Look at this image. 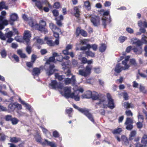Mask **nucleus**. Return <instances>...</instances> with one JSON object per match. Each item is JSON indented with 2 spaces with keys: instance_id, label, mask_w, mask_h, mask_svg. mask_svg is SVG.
<instances>
[{
  "instance_id": "nucleus-33",
  "label": "nucleus",
  "mask_w": 147,
  "mask_h": 147,
  "mask_svg": "<svg viewBox=\"0 0 147 147\" xmlns=\"http://www.w3.org/2000/svg\"><path fill=\"white\" fill-rule=\"evenodd\" d=\"M19 121V120L15 117L12 118L11 121L12 124L13 125H15L17 124L18 123Z\"/></svg>"
},
{
  "instance_id": "nucleus-52",
  "label": "nucleus",
  "mask_w": 147,
  "mask_h": 147,
  "mask_svg": "<svg viewBox=\"0 0 147 147\" xmlns=\"http://www.w3.org/2000/svg\"><path fill=\"white\" fill-rule=\"evenodd\" d=\"M55 20L56 21L57 24L59 26H62V23L61 22V20H59L56 18H55Z\"/></svg>"
},
{
  "instance_id": "nucleus-56",
  "label": "nucleus",
  "mask_w": 147,
  "mask_h": 147,
  "mask_svg": "<svg viewBox=\"0 0 147 147\" xmlns=\"http://www.w3.org/2000/svg\"><path fill=\"white\" fill-rule=\"evenodd\" d=\"M94 72L97 74H99L101 72V71L99 67H95L94 68Z\"/></svg>"
},
{
  "instance_id": "nucleus-62",
  "label": "nucleus",
  "mask_w": 147,
  "mask_h": 147,
  "mask_svg": "<svg viewBox=\"0 0 147 147\" xmlns=\"http://www.w3.org/2000/svg\"><path fill=\"white\" fill-rule=\"evenodd\" d=\"M126 31L130 34L133 33L134 32V30L133 29L130 28H127L126 29Z\"/></svg>"
},
{
  "instance_id": "nucleus-34",
  "label": "nucleus",
  "mask_w": 147,
  "mask_h": 147,
  "mask_svg": "<svg viewBox=\"0 0 147 147\" xmlns=\"http://www.w3.org/2000/svg\"><path fill=\"white\" fill-rule=\"evenodd\" d=\"M47 44L50 46H53L56 44L55 42H53L52 40H47L46 42Z\"/></svg>"
},
{
  "instance_id": "nucleus-36",
  "label": "nucleus",
  "mask_w": 147,
  "mask_h": 147,
  "mask_svg": "<svg viewBox=\"0 0 147 147\" xmlns=\"http://www.w3.org/2000/svg\"><path fill=\"white\" fill-rule=\"evenodd\" d=\"M7 7L5 5V3L4 2H1L0 3V10L2 9H7Z\"/></svg>"
},
{
  "instance_id": "nucleus-26",
  "label": "nucleus",
  "mask_w": 147,
  "mask_h": 147,
  "mask_svg": "<svg viewBox=\"0 0 147 147\" xmlns=\"http://www.w3.org/2000/svg\"><path fill=\"white\" fill-rule=\"evenodd\" d=\"M106 48V46L104 44H102L99 47V50L100 51L103 52L105 51Z\"/></svg>"
},
{
  "instance_id": "nucleus-63",
  "label": "nucleus",
  "mask_w": 147,
  "mask_h": 147,
  "mask_svg": "<svg viewBox=\"0 0 147 147\" xmlns=\"http://www.w3.org/2000/svg\"><path fill=\"white\" fill-rule=\"evenodd\" d=\"M36 56L34 55H32L31 57V61L32 63H34L36 58Z\"/></svg>"
},
{
  "instance_id": "nucleus-57",
  "label": "nucleus",
  "mask_w": 147,
  "mask_h": 147,
  "mask_svg": "<svg viewBox=\"0 0 147 147\" xmlns=\"http://www.w3.org/2000/svg\"><path fill=\"white\" fill-rule=\"evenodd\" d=\"M142 47H139V50L136 53V54L140 55L142 53Z\"/></svg>"
},
{
  "instance_id": "nucleus-41",
  "label": "nucleus",
  "mask_w": 147,
  "mask_h": 147,
  "mask_svg": "<svg viewBox=\"0 0 147 147\" xmlns=\"http://www.w3.org/2000/svg\"><path fill=\"white\" fill-rule=\"evenodd\" d=\"M12 116L10 115H6L5 116V119L7 121H11L12 119Z\"/></svg>"
},
{
  "instance_id": "nucleus-35",
  "label": "nucleus",
  "mask_w": 147,
  "mask_h": 147,
  "mask_svg": "<svg viewBox=\"0 0 147 147\" xmlns=\"http://www.w3.org/2000/svg\"><path fill=\"white\" fill-rule=\"evenodd\" d=\"M85 54L87 56H90L91 57H94L95 54L89 51L86 52Z\"/></svg>"
},
{
  "instance_id": "nucleus-13",
  "label": "nucleus",
  "mask_w": 147,
  "mask_h": 147,
  "mask_svg": "<svg viewBox=\"0 0 147 147\" xmlns=\"http://www.w3.org/2000/svg\"><path fill=\"white\" fill-rule=\"evenodd\" d=\"M74 15L75 16L78 18L80 15V9L77 7H75L74 9Z\"/></svg>"
},
{
  "instance_id": "nucleus-60",
  "label": "nucleus",
  "mask_w": 147,
  "mask_h": 147,
  "mask_svg": "<svg viewBox=\"0 0 147 147\" xmlns=\"http://www.w3.org/2000/svg\"><path fill=\"white\" fill-rule=\"evenodd\" d=\"M60 6L59 3V2L55 3L53 7L56 9H58Z\"/></svg>"
},
{
  "instance_id": "nucleus-20",
  "label": "nucleus",
  "mask_w": 147,
  "mask_h": 147,
  "mask_svg": "<svg viewBox=\"0 0 147 147\" xmlns=\"http://www.w3.org/2000/svg\"><path fill=\"white\" fill-rule=\"evenodd\" d=\"M16 107V105L13 103L9 104L8 107V109L9 112L13 111Z\"/></svg>"
},
{
  "instance_id": "nucleus-15",
  "label": "nucleus",
  "mask_w": 147,
  "mask_h": 147,
  "mask_svg": "<svg viewBox=\"0 0 147 147\" xmlns=\"http://www.w3.org/2000/svg\"><path fill=\"white\" fill-rule=\"evenodd\" d=\"M34 138L36 141L37 142L43 144V142H41L42 138L41 137V136L38 133H36V135L34 136Z\"/></svg>"
},
{
  "instance_id": "nucleus-43",
  "label": "nucleus",
  "mask_w": 147,
  "mask_h": 147,
  "mask_svg": "<svg viewBox=\"0 0 147 147\" xmlns=\"http://www.w3.org/2000/svg\"><path fill=\"white\" fill-rule=\"evenodd\" d=\"M121 131V128H119L117 129L114 130L112 132L113 134H119Z\"/></svg>"
},
{
  "instance_id": "nucleus-21",
  "label": "nucleus",
  "mask_w": 147,
  "mask_h": 147,
  "mask_svg": "<svg viewBox=\"0 0 147 147\" xmlns=\"http://www.w3.org/2000/svg\"><path fill=\"white\" fill-rule=\"evenodd\" d=\"M55 76L56 78L58 79L60 81H61L65 78V76L63 75H59L58 73L55 74Z\"/></svg>"
},
{
  "instance_id": "nucleus-61",
  "label": "nucleus",
  "mask_w": 147,
  "mask_h": 147,
  "mask_svg": "<svg viewBox=\"0 0 147 147\" xmlns=\"http://www.w3.org/2000/svg\"><path fill=\"white\" fill-rule=\"evenodd\" d=\"M123 98L125 100H127L128 99V96L126 92H124L123 93Z\"/></svg>"
},
{
  "instance_id": "nucleus-23",
  "label": "nucleus",
  "mask_w": 147,
  "mask_h": 147,
  "mask_svg": "<svg viewBox=\"0 0 147 147\" xmlns=\"http://www.w3.org/2000/svg\"><path fill=\"white\" fill-rule=\"evenodd\" d=\"M84 4L85 7L87 9L89 10L91 9L90 4L89 1H87L84 2Z\"/></svg>"
},
{
  "instance_id": "nucleus-2",
  "label": "nucleus",
  "mask_w": 147,
  "mask_h": 147,
  "mask_svg": "<svg viewBox=\"0 0 147 147\" xmlns=\"http://www.w3.org/2000/svg\"><path fill=\"white\" fill-rule=\"evenodd\" d=\"M107 97L108 100L107 103L104 97H102L101 98L99 99L98 102L97 103L98 105H100L101 107L104 108L106 107L107 106L111 109H113L115 107L113 100L111 98L110 94L108 93L107 94Z\"/></svg>"
},
{
  "instance_id": "nucleus-39",
  "label": "nucleus",
  "mask_w": 147,
  "mask_h": 147,
  "mask_svg": "<svg viewBox=\"0 0 147 147\" xmlns=\"http://www.w3.org/2000/svg\"><path fill=\"white\" fill-rule=\"evenodd\" d=\"M147 38V37L144 35L143 34L142 36V40L143 42L146 44H147V40L146 39Z\"/></svg>"
},
{
  "instance_id": "nucleus-47",
  "label": "nucleus",
  "mask_w": 147,
  "mask_h": 147,
  "mask_svg": "<svg viewBox=\"0 0 147 147\" xmlns=\"http://www.w3.org/2000/svg\"><path fill=\"white\" fill-rule=\"evenodd\" d=\"M0 136H1L0 140L1 141H4L7 137L3 133H0Z\"/></svg>"
},
{
  "instance_id": "nucleus-42",
  "label": "nucleus",
  "mask_w": 147,
  "mask_h": 147,
  "mask_svg": "<svg viewBox=\"0 0 147 147\" xmlns=\"http://www.w3.org/2000/svg\"><path fill=\"white\" fill-rule=\"evenodd\" d=\"M133 44H136L137 46L138 47H141V46L142 45V43L141 41L140 40H138L136 42H134L133 43Z\"/></svg>"
},
{
  "instance_id": "nucleus-64",
  "label": "nucleus",
  "mask_w": 147,
  "mask_h": 147,
  "mask_svg": "<svg viewBox=\"0 0 147 147\" xmlns=\"http://www.w3.org/2000/svg\"><path fill=\"white\" fill-rule=\"evenodd\" d=\"M111 3L109 1H106L104 3V5L105 7H109L111 5Z\"/></svg>"
},
{
  "instance_id": "nucleus-22",
  "label": "nucleus",
  "mask_w": 147,
  "mask_h": 147,
  "mask_svg": "<svg viewBox=\"0 0 147 147\" xmlns=\"http://www.w3.org/2000/svg\"><path fill=\"white\" fill-rule=\"evenodd\" d=\"M99 98V95L97 92L95 91L93 92H92V98L93 100H96L98 99Z\"/></svg>"
},
{
  "instance_id": "nucleus-58",
  "label": "nucleus",
  "mask_w": 147,
  "mask_h": 147,
  "mask_svg": "<svg viewBox=\"0 0 147 147\" xmlns=\"http://www.w3.org/2000/svg\"><path fill=\"white\" fill-rule=\"evenodd\" d=\"M125 114L127 116H132L133 115L132 113L129 110L126 111H125Z\"/></svg>"
},
{
  "instance_id": "nucleus-16",
  "label": "nucleus",
  "mask_w": 147,
  "mask_h": 147,
  "mask_svg": "<svg viewBox=\"0 0 147 147\" xmlns=\"http://www.w3.org/2000/svg\"><path fill=\"white\" fill-rule=\"evenodd\" d=\"M1 20L2 22L0 23V29L2 30L4 28V25L6 26L8 25V22L7 20H2L3 18L1 17Z\"/></svg>"
},
{
  "instance_id": "nucleus-40",
  "label": "nucleus",
  "mask_w": 147,
  "mask_h": 147,
  "mask_svg": "<svg viewBox=\"0 0 147 147\" xmlns=\"http://www.w3.org/2000/svg\"><path fill=\"white\" fill-rule=\"evenodd\" d=\"M26 49V50L27 53L28 54H30L31 53L32 49V47L29 45V44L27 45Z\"/></svg>"
},
{
  "instance_id": "nucleus-12",
  "label": "nucleus",
  "mask_w": 147,
  "mask_h": 147,
  "mask_svg": "<svg viewBox=\"0 0 147 147\" xmlns=\"http://www.w3.org/2000/svg\"><path fill=\"white\" fill-rule=\"evenodd\" d=\"M49 27L53 32L54 31H57L58 32H61L60 29L57 28L55 25L53 23L50 24Z\"/></svg>"
},
{
  "instance_id": "nucleus-27",
  "label": "nucleus",
  "mask_w": 147,
  "mask_h": 147,
  "mask_svg": "<svg viewBox=\"0 0 147 147\" xmlns=\"http://www.w3.org/2000/svg\"><path fill=\"white\" fill-rule=\"evenodd\" d=\"M21 139L20 138H17L16 137L10 138V141L12 142L17 143L18 142L20 141Z\"/></svg>"
},
{
  "instance_id": "nucleus-7",
  "label": "nucleus",
  "mask_w": 147,
  "mask_h": 147,
  "mask_svg": "<svg viewBox=\"0 0 147 147\" xmlns=\"http://www.w3.org/2000/svg\"><path fill=\"white\" fill-rule=\"evenodd\" d=\"M79 111L84 114L91 121L94 122V120L92 114L90 113L89 110L85 108H81L79 110Z\"/></svg>"
},
{
  "instance_id": "nucleus-17",
  "label": "nucleus",
  "mask_w": 147,
  "mask_h": 147,
  "mask_svg": "<svg viewBox=\"0 0 147 147\" xmlns=\"http://www.w3.org/2000/svg\"><path fill=\"white\" fill-rule=\"evenodd\" d=\"M40 68L35 67L33 69V75L34 76H38L40 73Z\"/></svg>"
},
{
  "instance_id": "nucleus-44",
  "label": "nucleus",
  "mask_w": 147,
  "mask_h": 147,
  "mask_svg": "<svg viewBox=\"0 0 147 147\" xmlns=\"http://www.w3.org/2000/svg\"><path fill=\"white\" fill-rule=\"evenodd\" d=\"M130 62L131 64L134 66H136L137 65V64L136 63V60L134 59H131L130 60Z\"/></svg>"
},
{
  "instance_id": "nucleus-29",
  "label": "nucleus",
  "mask_w": 147,
  "mask_h": 147,
  "mask_svg": "<svg viewBox=\"0 0 147 147\" xmlns=\"http://www.w3.org/2000/svg\"><path fill=\"white\" fill-rule=\"evenodd\" d=\"M133 123V120L132 118L127 117L126 118V121L125 123V124L127 125L129 124H131Z\"/></svg>"
},
{
  "instance_id": "nucleus-5",
  "label": "nucleus",
  "mask_w": 147,
  "mask_h": 147,
  "mask_svg": "<svg viewBox=\"0 0 147 147\" xmlns=\"http://www.w3.org/2000/svg\"><path fill=\"white\" fill-rule=\"evenodd\" d=\"M129 58L130 56H127L125 57V60L122 61V64L124 65V67L121 66L119 63L117 64L115 69V71L116 72L118 73L120 72L122 70H127L129 68L130 66L127 64V63Z\"/></svg>"
},
{
  "instance_id": "nucleus-54",
  "label": "nucleus",
  "mask_w": 147,
  "mask_h": 147,
  "mask_svg": "<svg viewBox=\"0 0 147 147\" xmlns=\"http://www.w3.org/2000/svg\"><path fill=\"white\" fill-rule=\"evenodd\" d=\"M1 55L3 58L5 57L7 55L6 52L5 50H2L1 52Z\"/></svg>"
},
{
  "instance_id": "nucleus-25",
  "label": "nucleus",
  "mask_w": 147,
  "mask_h": 147,
  "mask_svg": "<svg viewBox=\"0 0 147 147\" xmlns=\"http://www.w3.org/2000/svg\"><path fill=\"white\" fill-rule=\"evenodd\" d=\"M88 47L89 48V49L91 48L94 51H96L97 49V45L95 44H93L91 45L90 44H88Z\"/></svg>"
},
{
  "instance_id": "nucleus-8",
  "label": "nucleus",
  "mask_w": 147,
  "mask_h": 147,
  "mask_svg": "<svg viewBox=\"0 0 147 147\" xmlns=\"http://www.w3.org/2000/svg\"><path fill=\"white\" fill-rule=\"evenodd\" d=\"M91 69L92 66H87L85 69L79 70V74L82 76L86 77L90 74Z\"/></svg>"
},
{
  "instance_id": "nucleus-14",
  "label": "nucleus",
  "mask_w": 147,
  "mask_h": 147,
  "mask_svg": "<svg viewBox=\"0 0 147 147\" xmlns=\"http://www.w3.org/2000/svg\"><path fill=\"white\" fill-rule=\"evenodd\" d=\"M92 92L90 91H87L86 94L82 96V98H90L92 97Z\"/></svg>"
},
{
  "instance_id": "nucleus-31",
  "label": "nucleus",
  "mask_w": 147,
  "mask_h": 147,
  "mask_svg": "<svg viewBox=\"0 0 147 147\" xmlns=\"http://www.w3.org/2000/svg\"><path fill=\"white\" fill-rule=\"evenodd\" d=\"M22 104L29 111H31V107L28 103H26L25 101H22Z\"/></svg>"
},
{
  "instance_id": "nucleus-32",
  "label": "nucleus",
  "mask_w": 147,
  "mask_h": 147,
  "mask_svg": "<svg viewBox=\"0 0 147 147\" xmlns=\"http://www.w3.org/2000/svg\"><path fill=\"white\" fill-rule=\"evenodd\" d=\"M142 143L144 144H147V135H144L141 140Z\"/></svg>"
},
{
  "instance_id": "nucleus-10",
  "label": "nucleus",
  "mask_w": 147,
  "mask_h": 147,
  "mask_svg": "<svg viewBox=\"0 0 147 147\" xmlns=\"http://www.w3.org/2000/svg\"><path fill=\"white\" fill-rule=\"evenodd\" d=\"M49 85V87L53 89H56L58 88L60 89H62L63 88V85L61 84L58 85L57 82L56 80H52Z\"/></svg>"
},
{
  "instance_id": "nucleus-45",
  "label": "nucleus",
  "mask_w": 147,
  "mask_h": 147,
  "mask_svg": "<svg viewBox=\"0 0 147 147\" xmlns=\"http://www.w3.org/2000/svg\"><path fill=\"white\" fill-rule=\"evenodd\" d=\"M121 138L123 140L125 141V144L127 145L128 144L129 142L127 139L123 135L121 136Z\"/></svg>"
},
{
  "instance_id": "nucleus-48",
  "label": "nucleus",
  "mask_w": 147,
  "mask_h": 147,
  "mask_svg": "<svg viewBox=\"0 0 147 147\" xmlns=\"http://www.w3.org/2000/svg\"><path fill=\"white\" fill-rule=\"evenodd\" d=\"M126 39L127 38L126 37L121 36L119 38V40L121 43H123Z\"/></svg>"
},
{
  "instance_id": "nucleus-49",
  "label": "nucleus",
  "mask_w": 147,
  "mask_h": 147,
  "mask_svg": "<svg viewBox=\"0 0 147 147\" xmlns=\"http://www.w3.org/2000/svg\"><path fill=\"white\" fill-rule=\"evenodd\" d=\"M36 41L37 42V43L40 45H42L44 43L43 40L42 39H40L39 37H38L36 39Z\"/></svg>"
},
{
  "instance_id": "nucleus-46",
  "label": "nucleus",
  "mask_w": 147,
  "mask_h": 147,
  "mask_svg": "<svg viewBox=\"0 0 147 147\" xmlns=\"http://www.w3.org/2000/svg\"><path fill=\"white\" fill-rule=\"evenodd\" d=\"M56 59L57 61H61L63 59V57L60 54V55H58L57 54V56H56Z\"/></svg>"
},
{
  "instance_id": "nucleus-38",
  "label": "nucleus",
  "mask_w": 147,
  "mask_h": 147,
  "mask_svg": "<svg viewBox=\"0 0 147 147\" xmlns=\"http://www.w3.org/2000/svg\"><path fill=\"white\" fill-rule=\"evenodd\" d=\"M136 134V132L135 131H133L130 133L129 135V140H131L133 139L132 138L135 136Z\"/></svg>"
},
{
  "instance_id": "nucleus-6",
  "label": "nucleus",
  "mask_w": 147,
  "mask_h": 147,
  "mask_svg": "<svg viewBox=\"0 0 147 147\" xmlns=\"http://www.w3.org/2000/svg\"><path fill=\"white\" fill-rule=\"evenodd\" d=\"M65 74L67 77L72 76L71 78H67L65 79L64 82L66 85H69L70 84H74L76 83V80L75 76L72 75L69 69H68L67 71H65Z\"/></svg>"
},
{
  "instance_id": "nucleus-18",
  "label": "nucleus",
  "mask_w": 147,
  "mask_h": 147,
  "mask_svg": "<svg viewBox=\"0 0 147 147\" xmlns=\"http://www.w3.org/2000/svg\"><path fill=\"white\" fill-rule=\"evenodd\" d=\"M43 144H46L47 145L51 147H56V146L55 144L52 142L48 141L47 140L45 139V142H43Z\"/></svg>"
},
{
  "instance_id": "nucleus-53",
  "label": "nucleus",
  "mask_w": 147,
  "mask_h": 147,
  "mask_svg": "<svg viewBox=\"0 0 147 147\" xmlns=\"http://www.w3.org/2000/svg\"><path fill=\"white\" fill-rule=\"evenodd\" d=\"M12 32L11 31H9L5 34V36L8 38H11L12 36Z\"/></svg>"
},
{
  "instance_id": "nucleus-51",
  "label": "nucleus",
  "mask_w": 147,
  "mask_h": 147,
  "mask_svg": "<svg viewBox=\"0 0 147 147\" xmlns=\"http://www.w3.org/2000/svg\"><path fill=\"white\" fill-rule=\"evenodd\" d=\"M80 34L83 36L86 37L87 36V34L86 32L83 30L82 29Z\"/></svg>"
},
{
  "instance_id": "nucleus-19",
  "label": "nucleus",
  "mask_w": 147,
  "mask_h": 147,
  "mask_svg": "<svg viewBox=\"0 0 147 147\" xmlns=\"http://www.w3.org/2000/svg\"><path fill=\"white\" fill-rule=\"evenodd\" d=\"M59 32L57 31L53 32V35L56 38V39L55 40V43L56 45H58L59 44Z\"/></svg>"
},
{
  "instance_id": "nucleus-9",
  "label": "nucleus",
  "mask_w": 147,
  "mask_h": 147,
  "mask_svg": "<svg viewBox=\"0 0 147 147\" xmlns=\"http://www.w3.org/2000/svg\"><path fill=\"white\" fill-rule=\"evenodd\" d=\"M91 15H88L86 16V18H90V21L94 26H98L100 24V20L99 17L94 16L91 17Z\"/></svg>"
},
{
  "instance_id": "nucleus-50",
  "label": "nucleus",
  "mask_w": 147,
  "mask_h": 147,
  "mask_svg": "<svg viewBox=\"0 0 147 147\" xmlns=\"http://www.w3.org/2000/svg\"><path fill=\"white\" fill-rule=\"evenodd\" d=\"M81 30L79 27L77 28L76 30V34L77 36H78L79 34H80Z\"/></svg>"
},
{
  "instance_id": "nucleus-55",
  "label": "nucleus",
  "mask_w": 147,
  "mask_h": 147,
  "mask_svg": "<svg viewBox=\"0 0 147 147\" xmlns=\"http://www.w3.org/2000/svg\"><path fill=\"white\" fill-rule=\"evenodd\" d=\"M52 13L54 16L56 17L59 15V12L58 10L54 9L52 11Z\"/></svg>"
},
{
  "instance_id": "nucleus-4",
  "label": "nucleus",
  "mask_w": 147,
  "mask_h": 147,
  "mask_svg": "<svg viewBox=\"0 0 147 147\" xmlns=\"http://www.w3.org/2000/svg\"><path fill=\"white\" fill-rule=\"evenodd\" d=\"M29 24L31 27L35 28L36 29L43 32L45 34L48 32L47 29L45 28V26L46 25V23L43 20L40 21L39 24H38L34 22L33 20L31 19V21L29 22Z\"/></svg>"
},
{
  "instance_id": "nucleus-59",
  "label": "nucleus",
  "mask_w": 147,
  "mask_h": 147,
  "mask_svg": "<svg viewBox=\"0 0 147 147\" xmlns=\"http://www.w3.org/2000/svg\"><path fill=\"white\" fill-rule=\"evenodd\" d=\"M127 125L126 127V129L128 130H131V129L133 128V126L131 124H129Z\"/></svg>"
},
{
  "instance_id": "nucleus-1",
  "label": "nucleus",
  "mask_w": 147,
  "mask_h": 147,
  "mask_svg": "<svg viewBox=\"0 0 147 147\" xmlns=\"http://www.w3.org/2000/svg\"><path fill=\"white\" fill-rule=\"evenodd\" d=\"M57 56V53H53V56L50 57L46 61L44 68L46 71V74L49 76L53 74L55 71L54 69L55 67L54 65H50V63L53 62L55 60V58Z\"/></svg>"
},
{
  "instance_id": "nucleus-24",
  "label": "nucleus",
  "mask_w": 147,
  "mask_h": 147,
  "mask_svg": "<svg viewBox=\"0 0 147 147\" xmlns=\"http://www.w3.org/2000/svg\"><path fill=\"white\" fill-rule=\"evenodd\" d=\"M17 52L18 54L20 55L21 58H25L27 57L25 54L22 53V50H18L17 51Z\"/></svg>"
},
{
  "instance_id": "nucleus-37",
  "label": "nucleus",
  "mask_w": 147,
  "mask_h": 147,
  "mask_svg": "<svg viewBox=\"0 0 147 147\" xmlns=\"http://www.w3.org/2000/svg\"><path fill=\"white\" fill-rule=\"evenodd\" d=\"M36 5L39 9H41L42 8V3L40 1H37L35 3Z\"/></svg>"
},
{
  "instance_id": "nucleus-11",
  "label": "nucleus",
  "mask_w": 147,
  "mask_h": 147,
  "mask_svg": "<svg viewBox=\"0 0 147 147\" xmlns=\"http://www.w3.org/2000/svg\"><path fill=\"white\" fill-rule=\"evenodd\" d=\"M31 37V35L29 31H25L24 33V39L28 45L30 41V38Z\"/></svg>"
},
{
  "instance_id": "nucleus-30",
  "label": "nucleus",
  "mask_w": 147,
  "mask_h": 147,
  "mask_svg": "<svg viewBox=\"0 0 147 147\" xmlns=\"http://www.w3.org/2000/svg\"><path fill=\"white\" fill-rule=\"evenodd\" d=\"M123 106L126 109H128L132 107L131 104L127 102H125L123 103Z\"/></svg>"
},
{
  "instance_id": "nucleus-3",
  "label": "nucleus",
  "mask_w": 147,
  "mask_h": 147,
  "mask_svg": "<svg viewBox=\"0 0 147 147\" xmlns=\"http://www.w3.org/2000/svg\"><path fill=\"white\" fill-rule=\"evenodd\" d=\"M61 90L64 91V95L66 98H70L74 99L76 101H79L80 97L79 96V92L77 91H75L72 93H71V88L70 87H63Z\"/></svg>"
},
{
  "instance_id": "nucleus-28",
  "label": "nucleus",
  "mask_w": 147,
  "mask_h": 147,
  "mask_svg": "<svg viewBox=\"0 0 147 147\" xmlns=\"http://www.w3.org/2000/svg\"><path fill=\"white\" fill-rule=\"evenodd\" d=\"M18 18V15L16 13H13L10 16L11 20L13 21L16 20Z\"/></svg>"
}]
</instances>
